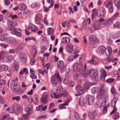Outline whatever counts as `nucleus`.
<instances>
[{"mask_svg":"<svg viewBox=\"0 0 120 120\" xmlns=\"http://www.w3.org/2000/svg\"><path fill=\"white\" fill-rule=\"evenodd\" d=\"M50 82L53 85H56L59 82H61V80L59 76V74H55L53 76H52L50 79Z\"/></svg>","mask_w":120,"mask_h":120,"instance_id":"nucleus-1","label":"nucleus"},{"mask_svg":"<svg viewBox=\"0 0 120 120\" xmlns=\"http://www.w3.org/2000/svg\"><path fill=\"white\" fill-rule=\"evenodd\" d=\"M11 86L12 90L18 94L19 89V86L17 85L15 80H12L10 83Z\"/></svg>","mask_w":120,"mask_h":120,"instance_id":"nucleus-2","label":"nucleus"},{"mask_svg":"<svg viewBox=\"0 0 120 120\" xmlns=\"http://www.w3.org/2000/svg\"><path fill=\"white\" fill-rule=\"evenodd\" d=\"M8 26V29L10 30H16L17 29L15 27L16 26L17 23L16 22L14 21H8L7 22Z\"/></svg>","mask_w":120,"mask_h":120,"instance_id":"nucleus-3","label":"nucleus"},{"mask_svg":"<svg viewBox=\"0 0 120 120\" xmlns=\"http://www.w3.org/2000/svg\"><path fill=\"white\" fill-rule=\"evenodd\" d=\"M104 4L106 8L108 9L109 12L110 13H112L113 10V3L106 1L104 2Z\"/></svg>","mask_w":120,"mask_h":120,"instance_id":"nucleus-4","label":"nucleus"},{"mask_svg":"<svg viewBox=\"0 0 120 120\" xmlns=\"http://www.w3.org/2000/svg\"><path fill=\"white\" fill-rule=\"evenodd\" d=\"M83 67V66L81 64L75 63L73 65V69L75 71L80 72L82 71Z\"/></svg>","mask_w":120,"mask_h":120,"instance_id":"nucleus-5","label":"nucleus"},{"mask_svg":"<svg viewBox=\"0 0 120 120\" xmlns=\"http://www.w3.org/2000/svg\"><path fill=\"white\" fill-rule=\"evenodd\" d=\"M19 56L21 63L23 64L26 63L27 60V56L25 53H20Z\"/></svg>","mask_w":120,"mask_h":120,"instance_id":"nucleus-6","label":"nucleus"},{"mask_svg":"<svg viewBox=\"0 0 120 120\" xmlns=\"http://www.w3.org/2000/svg\"><path fill=\"white\" fill-rule=\"evenodd\" d=\"M67 92H64V93H63L62 94H61L59 95L56 94H55L53 93L51 94V97L53 98H61L62 96H64V97H66L67 95Z\"/></svg>","mask_w":120,"mask_h":120,"instance_id":"nucleus-7","label":"nucleus"},{"mask_svg":"<svg viewBox=\"0 0 120 120\" xmlns=\"http://www.w3.org/2000/svg\"><path fill=\"white\" fill-rule=\"evenodd\" d=\"M117 100L116 98H114L112 102V106L113 107V111L110 113V114H112L116 110V108L115 107V105Z\"/></svg>","mask_w":120,"mask_h":120,"instance_id":"nucleus-8","label":"nucleus"},{"mask_svg":"<svg viewBox=\"0 0 120 120\" xmlns=\"http://www.w3.org/2000/svg\"><path fill=\"white\" fill-rule=\"evenodd\" d=\"M98 74L97 70L94 69H92L90 70L89 72V75L90 77L94 78L96 77Z\"/></svg>","mask_w":120,"mask_h":120,"instance_id":"nucleus-9","label":"nucleus"},{"mask_svg":"<svg viewBox=\"0 0 120 120\" xmlns=\"http://www.w3.org/2000/svg\"><path fill=\"white\" fill-rule=\"evenodd\" d=\"M88 101V104L89 105H92L93 104L94 101V98L92 96L87 95L86 96Z\"/></svg>","mask_w":120,"mask_h":120,"instance_id":"nucleus-10","label":"nucleus"},{"mask_svg":"<svg viewBox=\"0 0 120 120\" xmlns=\"http://www.w3.org/2000/svg\"><path fill=\"white\" fill-rule=\"evenodd\" d=\"M89 41L91 45H93L96 43L99 42L98 40L95 37L92 36H90L89 37Z\"/></svg>","mask_w":120,"mask_h":120,"instance_id":"nucleus-11","label":"nucleus"},{"mask_svg":"<svg viewBox=\"0 0 120 120\" xmlns=\"http://www.w3.org/2000/svg\"><path fill=\"white\" fill-rule=\"evenodd\" d=\"M58 68L60 70L65 69L66 68V67L64 66V64L62 60H59L57 62Z\"/></svg>","mask_w":120,"mask_h":120,"instance_id":"nucleus-12","label":"nucleus"},{"mask_svg":"<svg viewBox=\"0 0 120 120\" xmlns=\"http://www.w3.org/2000/svg\"><path fill=\"white\" fill-rule=\"evenodd\" d=\"M42 18V15L41 14H36L35 18V21L36 23L38 24H40Z\"/></svg>","mask_w":120,"mask_h":120,"instance_id":"nucleus-13","label":"nucleus"},{"mask_svg":"<svg viewBox=\"0 0 120 120\" xmlns=\"http://www.w3.org/2000/svg\"><path fill=\"white\" fill-rule=\"evenodd\" d=\"M101 74L100 79L102 80H105V78L106 76L107 73L106 71L103 69H101L100 70Z\"/></svg>","mask_w":120,"mask_h":120,"instance_id":"nucleus-14","label":"nucleus"},{"mask_svg":"<svg viewBox=\"0 0 120 120\" xmlns=\"http://www.w3.org/2000/svg\"><path fill=\"white\" fill-rule=\"evenodd\" d=\"M106 14V11L105 9L103 8L101 9L98 15V17L100 18H103L105 17Z\"/></svg>","mask_w":120,"mask_h":120,"instance_id":"nucleus-15","label":"nucleus"},{"mask_svg":"<svg viewBox=\"0 0 120 120\" xmlns=\"http://www.w3.org/2000/svg\"><path fill=\"white\" fill-rule=\"evenodd\" d=\"M76 90L81 95L84 93V89L81 85H78L76 87Z\"/></svg>","mask_w":120,"mask_h":120,"instance_id":"nucleus-16","label":"nucleus"},{"mask_svg":"<svg viewBox=\"0 0 120 120\" xmlns=\"http://www.w3.org/2000/svg\"><path fill=\"white\" fill-rule=\"evenodd\" d=\"M19 109V106L18 104H14L12 108L11 111L12 113H15Z\"/></svg>","mask_w":120,"mask_h":120,"instance_id":"nucleus-17","label":"nucleus"},{"mask_svg":"<svg viewBox=\"0 0 120 120\" xmlns=\"http://www.w3.org/2000/svg\"><path fill=\"white\" fill-rule=\"evenodd\" d=\"M28 27L29 29L32 30V31L34 32L37 31L38 29V28L36 26L31 23L29 24Z\"/></svg>","mask_w":120,"mask_h":120,"instance_id":"nucleus-18","label":"nucleus"},{"mask_svg":"<svg viewBox=\"0 0 120 120\" xmlns=\"http://www.w3.org/2000/svg\"><path fill=\"white\" fill-rule=\"evenodd\" d=\"M19 64L18 62L14 61L12 64V68L15 69L16 71H17L19 68Z\"/></svg>","mask_w":120,"mask_h":120,"instance_id":"nucleus-19","label":"nucleus"},{"mask_svg":"<svg viewBox=\"0 0 120 120\" xmlns=\"http://www.w3.org/2000/svg\"><path fill=\"white\" fill-rule=\"evenodd\" d=\"M8 67L7 65H0V72L6 71L8 70Z\"/></svg>","mask_w":120,"mask_h":120,"instance_id":"nucleus-20","label":"nucleus"},{"mask_svg":"<svg viewBox=\"0 0 120 120\" xmlns=\"http://www.w3.org/2000/svg\"><path fill=\"white\" fill-rule=\"evenodd\" d=\"M24 44L22 43L18 47L15 49V52H19L21 51L23 49L24 46Z\"/></svg>","mask_w":120,"mask_h":120,"instance_id":"nucleus-21","label":"nucleus"},{"mask_svg":"<svg viewBox=\"0 0 120 120\" xmlns=\"http://www.w3.org/2000/svg\"><path fill=\"white\" fill-rule=\"evenodd\" d=\"M96 115V112L95 111L93 112H90L88 113L89 117L91 119H94Z\"/></svg>","mask_w":120,"mask_h":120,"instance_id":"nucleus-22","label":"nucleus"},{"mask_svg":"<svg viewBox=\"0 0 120 120\" xmlns=\"http://www.w3.org/2000/svg\"><path fill=\"white\" fill-rule=\"evenodd\" d=\"M106 48L104 45H101L98 48V50L100 52H106Z\"/></svg>","mask_w":120,"mask_h":120,"instance_id":"nucleus-23","label":"nucleus"},{"mask_svg":"<svg viewBox=\"0 0 120 120\" xmlns=\"http://www.w3.org/2000/svg\"><path fill=\"white\" fill-rule=\"evenodd\" d=\"M6 61L8 62L12 61L14 60V57L13 56L9 55L6 56L5 58Z\"/></svg>","mask_w":120,"mask_h":120,"instance_id":"nucleus-24","label":"nucleus"},{"mask_svg":"<svg viewBox=\"0 0 120 120\" xmlns=\"http://www.w3.org/2000/svg\"><path fill=\"white\" fill-rule=\"evenodd\" d=\"M8 17L10 18L12 20H17L18 19V18L17 17L16 15H14V14H8L6 15Z\"/></svg>","mask_w":120,"mask_h":120,"instance_id":"nucleus-25","label":"nucleus"},{"mask_svg":"<svg viewBox=\"0 0 120 120\" xmlns=\"http://www.w3.org/2000/svg\"><path fill=\"white\" fill-rule=\"evenodd\" d=\"M70 41L69 38L68 37H64L62 38L61 41L62 43H68Z\"/></svg>","mask_w":120,"mask_h":120,"instance_id":"nucleus-26","label":"nucleus"},{"mask_svg":"<svg viewBox=\"0 0 120 120\" xmlns=\"http://www.w3.org/2000/svg\"><path fill=\"white\" fill-rule=\"evenodd\" d=\"M103 103L105 104V103L103 102L102 104L99 101H97L94 104V106L95 107H101L103 106V105H102Z\"/></svg>","mask_w":120,"mask_h":120,"instance_id":"nucleus-27","label":"nucleus"},{"mask_svg":"<svg viewBox=\"0 0 120 120\" xmlns=\"http://www.w3.org/2000/svg\"><path fill=\"white\" fill-rule=\"evenodd\" d=\"M18 5L19 10H23L25 9L26 8V5L22 4H19Z\"/></svg>","mask_w":120,"mask_h":120,"instance_id":"nucleus-28","label":"nucleus"},{"mask_svg":"<svg viewBox=\"0 0 120 120\" xmlns=\"http://www.w3.org/2000/svg\"><path fill=\"white\" fill-rule=\"evenodd\" d=\"M91 60H90L87 61L89 63L91 64L94 65H97L98 64V63L96 61L94 60V59L93 56L91 57Z\"/></svg>","mask_w":120,"mask_h":120,"instance_id":"nucleus-29","label":"nucleus"},{"mask_svg":"<svg viewBox=\"0 0 120 120\" xmlns=\"http://www.w3.org/2000/svg\"><path fill=\"white\" fill-rule=\"evenodd\" d=\"M16 30H13V31L11 32V33L12 34L16 35L19 37H20L22 36L20 32L16 31Z\"/></svg>","mask_w":120,"mask_h":120,"instance_id":"nucleus-30","label":"nucleus"},{"mask_svg":"<svg viewBox=\"0 0 120 120\" xmlns=\"http://www.w3.org/2000/svg\"><path fill=\"white\" fill-rule=\"evenodd\" d=\"M91 85L92 83L91 82H87L84 84L83 86L84 88L86 90L88 89H89L90 86Z\"/></svg>","mask_w":120,"mask_h":120,"instance_id":"nucleus-31","label":"nucleus"},{"mask_svg":"<svg viewBox=\"0 0 120 120\" xmlns=\"http://www.w3.org/2000/svg\"><path fill=\"white\" fill-rule=\"evenodd\" d=\"M67 46V49L68 52H72L73 50L72 45H68Z\"/></svg>","mask_w":120,"mask_h":120,"instance_id":"nucleus-32","label":"nucleus"},{"mask_svg":"<svg viewBox=\"0 0 120 120\" xmlns=\"http://www.w3.org/2000/svg\"><path fill=\"white\" fill-rule=\"evenodd\" d=\"M80 72L84 78H86L88 76L87 73L86 71H83L82 69Z\"/></svg>","mask_w":120,"mask_h":120,"instance_id":"nucleus-33","label":"nucleus"},{"mask_svg":"<svg viewBox=\"0 0 120 120\" xmlns=\"http://www.w3.org/2000/svg\"><path fill=\"white\" fill-rule=\"evenodd\" d=\"M48 98L42 97L41 98V103H43L44 104L46 103L47 102H48Z\"/></svg>","mask_w":120,"mask_h":120,"instance_id":"nucleus-34","label":"nucleus"},{"mask_svg":"<svg viewBox=\"0 0 120 120\" xmlns=\"http://www.w3.org/2000/svg\"><path fill=\"white\" fill-rule=\"evenodd\" d=\"M114 3L117 8H119L120 7V0H115Z\"/></svg>","mask_w":120,"mask_h":120,"instance_id":"nucleus-35","label":"nucleus"},{"mask_svg":"<svg viewBox=\"0 0 120 120\" xmlns=\"http://www.w3.org/2000/svg\"><path fill=\"white\" fill-rule=\"evenodd\" d=\"M54 32V29L51 28H49L48 30V34L49 35L52 34Z\"/></svg>","mask_w":120,"mask_h":120,"instance_id":"nucleus-36","label":"nucleus"},{"mask_svg":"<svg viewBox=\"0 0 120 120\" xmlns=\"http://www.w3.org/2000/svg\"><path fill=\"white\" fill-rule=\"evenodd\" d=\"M112 117L114 120L118 119L119 117V113L118 112H116L114 114Z\"/></svg>","mask_w":120,"mask_h":120,"instance_id":"nucleus-37","label":"nucleus"},{"mask_svg":"<svg viewBox=\"0 0 120 120\" xmlns=\"http://www.w3.org/2000/svg\"><path fill=\"white\" fill-rule=\"evenodd\" d=\"M105 90L104 89H101V92L100 93V94L98 96V98H100L101 97H103L104 94H105Z\"/></svg>","mask_w":120,"mask_h":120,"instance_id":"nucleus-38","label":"nucleus"},{"mask_svg":"<svg viewBox=\"0 0 120 120\" xmlns=\"http://www.w3.org/2000/svg\"><path fill=\"white\" fill-rule=\"evenodd\" d=\"M13 38L12 37H8L6 39V42L8 43H11L12 41V39Z\"/></svg>","mask_w":120,"mask_h":120,"instance_id":"nucleus-39","label":"nucleus"},{"mask_svg":"<svg viewBox=\"0 0 120 120\" xmlns=\"http://www.w3.org/2000/svg\"><path fill=\"white\" fill-rule=\"evenodd\" d=\"M33 108L32 105H28L26 108V110L27 111H29L32 110Z\"/></svg>","mask_w":120,"mask_h":120,"instance_id":"nucleus-40","label":"nucleus"},{"mask_svg":"<svg viewBox=\"0 0 120 120\" xmlns=\"http://www.w3.org/2000/svg\"><path fill=\"white\" fill-rule=\"evenodd\" d=\"M106 54L109 58L110 59V60H112L113 59V56L111 53H106Z\"/></svg>","mask_w":120,"mask_h":120,"instance_id":"nucleus-41","label":"nucleus"},{"mask_svg":"<svg viewBox=\"0 0 120 120\" xmlns=\"http://www.w3.org/2000/svg\"><path fill=\"white\" fill-rule=\"evenodd\" d=\"M47 50L46 47L44 45L42 46L41 47V52H44Z\"/></svg>","mask_w":120,"mask_h":120,"instance_id":"nucleus-42","label":"nucleus"},{"mask_svg":"<svg viewBox=\"0 0 120 120\" xmlns=\"http://www.w3.org/2000/svg\"><path fill=\"white\" fill-rule=\"evenodd\" d=\"M6 38V35L4 34V35L0 36V40L3 41L5 40V38Z\"/></svg>","mask_w":120,"mask_h":120,"instance_id":"nucleus-43","label":"nucleus"},{"mask_svg":"<svg viewBox=\"0 0 120 120\" xmlns=\"http://www.w3.org/2000/svg\"><path fill=\"white\" fill-rule=\"evenodd\" d=\"M49 94L48 93L44 92L42 95V97L48 98Z\"/></svg>","mask_w":120,"mask_h":120,"instance_id":"nucleus-44","label":"nucleus"},{"mask_svg":"<svg viewBox=\"0 0 120 120\" xmlns=\"http://www.w3.org/2000/svg\"><path fill=\"white\" fill-rule=\"evenodd\" d=\"M85 101L84 99H82L81 101L80 100L79 103V105L81 106H84L85 105Z\"/></svg>","mask_w":120,"mask_h":120,"instance_id":"nucleus-45","label":"nucleus"},{"mask_svg":"<svg viewBox=\"0 0 120 120\" xmlns=\"http://www.w3.org/2000/svg\"><path fill=\"white\" fill-rule=\"evenodd\" d=\"M74 116L76 120H78L80 118V116L78 113L76 112L74 113Z\"/></svg>","mask_w":120,"mask_h":120,"instance_id":"nucleus-46","label":"nucleus"},{"mask_svg":"<svg viewBox=\"0 0 120 120\" xmlns=\"http://www.w3.org/2000/svg\"><path fill=\"white\" fill-rule=\"evenodd\" d=\"M11 43L14 45H16L18 44V42L15 39L13 38L12 41Z\"/></svg>","mask_w":120,"mask_h":120,"instance_id":"nucleus-47","label":"nucleus"},{"mask_svg":"<svg viewBox=\"0 0 120 120\" xmlns=\"http://www.w3.org/2000/svg\"><path fill=\"white\" fill-rule=\"evenodd\" d=\"M55 106V104L53 103H51L50 104L49 107V110H51L52 108Z\"/></svg>","mask_w":120,"mask_h":120,"instance_id":"nucleus-48","label":"nucleus"},{"mask_svg":"<svg viewBox=\"0 0 120 120\" xmlns=\"http://www.w3.org/2000/svg\"><path fill=\"white\" fill-rule=\"evenodd\" d=\"M69 79L68 77H66L64 81V83L65 84H67L69 83Z\"/></svg>","mask_w":120,"mask_h":120,"instance_id":"nucleus-49","label":"nucleus"},{"mask_svg":"<svg viewBox=\"0 0 120 120\" xmlns=\"http://www.w3.org/2000/svg\"><path fill=\"white\" fill-rule=\"evenodd\" d=\"M113 27H120V23L118 22H116L113 25Z\"/></svg>","mask_w":120,"mask_h":120,"instance_id":"nucleus-50","label":"nucleus"},{"mask_svg":"<svg viewBox=\"0 0 120 120\" xmlns=\"http://www.w3.org/2000/svg\"><path fill=\"white\" fill-rule=\"evenodd\" d=\"M39 5V4L37 3H33L31 5V7L32 8L37 7H38Z\"/></svg>","mask_w":120,"mask_h":120,"instance_id":"nucleus-51","label":"nucleus"},{"mask_svg":"<svg viewBox=\"0 0 120 120\" xmlns=\"http://www.w3.org/2000/svg\"><path fill=\"white\" fill-rule=\"evenodd\" d=\"M4 3L5 5L7 6H8L10 4V1L9 0H4Z\"/></svg>","mask_w":120,"mask_h":120,"instance_id":"nucleus-52","label":"nucleus"},{"mask_svg":"<svg viewBox=\"0 0 120 120\" xmlns=\"http://www.w3.org/2000/svg\"><path fill=\"white\" fill-rule=\"evenodd\" d=\"M5 81L4 79L0 78V85H3L5 84Z\"/></svg>","mask_w":120,"mask_h":120,"instance_id":"nucleus-53","label":"nucleus"},{"mask_svg":"<svg viewBox=\"0 0 120 120\" xmlns=\"http://www.w3.org/2000/svg\"><path fill=\"white\" fill-rule=\"evenodd\" d=\"M8 116V115L7 114L5 115L2 116H1L0 120H5L6 118Z\"/></svg>","mask_w":120,"mask_h":120,"instance_id":"nucleus-54","label":"nucleus"},{"mask_svg":"<svg viewBox=\"0 0 120 120\" xmlns=\"http://www.w3.org/2000/svg\"><path fill=\"white\" fill-rule=\"evenodd\" d=\"M111 91V92L112 94H116V93L115 90V88L113 87H112Z\"/></svg>","mask_w":120,"mask_h":120,"instance_id":"nucleus-55","label":"nucleus"},{"mask_svg":"<svg viewBox=\"0 0 120 120\" xmlns=\"http://www.w3.org/2000/svg\"><path fill=\"white\" fill-rule=\"evenodd\" d=\"M35 62V60L34 58H31L30 60V64L31 65H33L34 64Z\"/></svg>","mask_w":120,"mask_h":120,"instance_id":"nucleus-56","label":"nucleus"},{"mask_svg":"<svg viewBox=\"0 0 120 120\" xmlns=\"http://www.w3.org/2000/svg\"><path fill=\"white\" fill-rule=\"evenodd\" d=\"M46 117V115H42L38 116L37 117V119H39L41 118L44 119Z\"/></svg>","mask_w":120,"mask_h":120,"instance_id":"nucleus-57","label":"nucleus"},{"mask_svg":"<svg viewBox=\"0 0 120 120\" xmlns=\"http://www.w3.org/2000/svg\"><path fill=\"white\" fill-rule=\"evenodd\" d=\"M114 79L112 78H109L106 80V82L108 83H111L114 81Z\"/></svg>","mask_w":120,"mask_h":120,"instance_id":"nucleus-58","label":"nucleus"},{"mask_svg":"<svg viewBox=\"0 0 120 120\" xmlns=\"http://www.w3.org/2000/svg\"><path fill=\"white\" fill-rule=\"evenodd\" d=\"M109 22L108 20H106L103 23V25L104 26H107L108 24H109Z\"/></svg>","mask_w":120,"mask_h":120,"instance_id":"nucleus-59","label":"nucleus"},{"mask_svg":"<svg viewBox=\"0 0 120 120\" xmlns=\"http://www.w3.org/2000/svg\"><path fill=\"white\" fill-rule=\"evenodd\" d=\"M100 24H98L97 25L94 26V28L95 30H98L100 28Z\"/></svg>","mask_w":120,"mask_h":120,"instance_id":"nucleus-60","label":"nucleus"},{"mask_svg":"<svg viewBox=\"0 0 120 120\" xmlns=\"http://www.w3.org/2000/svg\"><path fill=\"white\" fill-rule=\"evenodd\" d=\"M107 48L108 52H112V49L111 47L109 46L107 47Z\"/></svg>","mask_w":120,"mask_h":120,"instance_id":"nucleus-61","label":"nucleus"},{"mask_svg":"<svg viewBox=\"0 0 120 120\" xmlns=\"http://www.w3.org/2000/svg\"><path fill=\"white\" fill-rule=\"evenodd\" d=\"M0 46L4 48H6L8 46V45L5 44L1 43L0 44Z\"/></svg>","mask_w":120,"mask_h":120,"instance_id":"nucleus-62","label":"nucleus"},{"mask_svg":"<svg viewBox=\"0 0 120 120\" xmlns=\"http://www.w3.org/2000/svg\"><path fill=\"white\" fill-rule=\"evenodd\" d=\"M30 77L32 79H36L37 78V77L35 75V74L30 75Z\"/></svg>","mask_w":120,"mask_h":120,"instance_id":"nucleus-63","label":"nucleus"},{"mask_svg":"<svg viewBox=\"0 0 120 120\" xmlns=\"http://www.w3.org/2000/svg\"><path fill=\"white\" fill-rule=\"evenodd\" d=\"M79 78V75L77 74H75L73 76V79L75 80L78 79Z\"/></svg>","mask_w":120,"mask_h":120,"instance_id":"nucleus-64","label":"nucleus"}]
</instances>
